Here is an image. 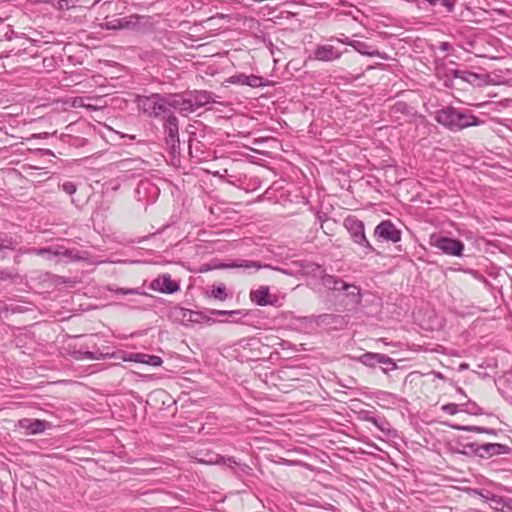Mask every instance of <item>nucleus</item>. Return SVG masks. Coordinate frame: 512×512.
<instances>
[{
    "label": "nucleus",
    "mask_w": 512,
    "mask_h": 512,
    "mask_svg": "<svg viewBox=\"0 0 512 512\" xmlns=\"http://www.w3.org/2000/svg\"><path fill=\"white\" fill-rule=\"evenodd\" d=\"M171 94L152 93L151 95H139L136 97L138 109L150 118L164 120L172 112Z\"/></svg>",
    "instance_id": "f257e3e1"
},
{
    "label": "nucleus",
    "mask_w": 512,
    "mask_h": 512,
    "mask_svg": "<svg viewBox=\"0 0 512 512\" xmlns=\"http://www.w3.org/2000/svg\"><path fill=\"white\" fill-rule=\"evenodd\" d=\"M435 120L454 132L468 127L478 126L481 123V121L469 111H460L454 107H447L437 111Z\"/></svg>",
    "instance_id": "f03ea898"
},
{
    "label": "nucleus",
    "mask_w": 512,
    "mask_h": 512,
    "mask_svg": "<svg viewBox=\"0 0 512 512\" xmlns=\"http://www.w3.org/2000/svg\"><path fill=\"white\" fill-rule=\"evenodd\" d=\"M163 131L165 135V144L169 149L170 154L175 156L179 153V121L174 113L168 114L163 120Z\"/></svg>",
    "instance_id": "7ed1b4c3"
},
{
    "label": "nucleus",
    "mask_w": 512,
    "mask_h": 512,
    "mask_svg": "<svg viewBox=\"0 0 512 512\" xmlns=\"http://www.w3.org/2000/svg\"><path fill=\"white\" fill-rule=\"evenodd\" d=\"M344 227L349 232L354 243L365 249V254L375 252L374 247L366 238L364 223L361 220L354 216H349L344 220Z\"/></svg>",
    "instance_id": "20e7f679"
},
{
    "label": "nucleus",
    "mask_w": 512,
    "mask_h": 512,
    "mask_svg": "<svg viewBox=\"0 0 512 512\" xmlns=\"http://www.w3.org/2000/svg\"><path fill=\"white\" fill-rule=\"evenodd\" d=\"M430 244L444 254L457 257L463 255L464 243L460 240L440 235H432Z\"/></svg>",
    "instance_id": "39448f33"
},
{
    "label": "nucleus",
    "mask_w": 512,
    "mask_h": 512,
    "mask_svg": "<svg viewBox=\"0 0 512 512\" xmlns=\"http://www.w3.org/2000/svg\"><path fill=\"white\" fill-rule=\"evenodd\" d=\"M465 447L469 448L475 455L481 458L509 454L511 452V448L509 446L500 443H486L482 445L470 443Z\"/></svg>",
    "instance_id": "423d86ee"
},
{
    "label": "nucleus",
    "mask_w": 512,
    "mask_h": 512,
    "mask_svg": "<svg viewBox=\"0 0 512 512\" xmlns=\"http://www.w3.org/2000/svg\"><path fill=\"white\" fill-rule=\"evenodd\" d=\"M374 236L393 243H397L401 240L400 230L389 220L382 221L376 226Z\"/></svg>",
    "instance_id": "0eeeda50"
},
{
    "label": "nucleus",
    "mask_w": 512,
    "mask_h": 512,
    "mask_svg": "<svg viewBox=\"0 0 512 512\" xmlns=\"http://www.w3.org/2000/svg\"><path fill=\"white\" fill-rule=\"evenodd\" d=\"M150 288L157 292L173 294L178 291L180 287L177 282L171 279L169 274H163L151 281Z\"/></svg>",
    "instance_id": "6e6552de"
},
{
    "label": "nucleus",
    "mask_w": 512,
    "mask_h": 512,
    "mask_svg": "<svg viewBox=\"0 0 512 512\" xmlns=\"http://www.w3.org/2000/svg\"><path fill=\"white\" fill-rule=\"evenodd\" d=\"M31 252L35 253L39 256H47L48 259H51L52 257H58V256H65L72 260H80L82 259L81 256H79L77 251L64 249L62 247L53 249L52 247L48 248H39V249H32Z\"/></svg>",
    "instance_id": "1a4fd4ad"
},
{
    "label": "nucleus",
    "mask_w": 512,
    "mask_h": 512,
    "mask_svg": "<svg viewBox=\"0 0 512 512\" xmlns=\"http://www.w3.org/2000/svg\"><path fill=\"white\" fill-rule=\"evenodd\" d=\"M174 314L177 318H180L183 323H202L210 321L211 319L203 312H197L190 309L177 307L175 308Z\"/></svg>",
    "instance_id": "9d476101"
},
{
    "label": "nucleus",
    "mask_w": 512,
    "mask_h": 512,
    "mask_svg": "<svg viewBox=\"0 0 512 512\" xmlns=\"http://www.w3.org/2000/svg\"><path fill=\"white\" fill-rule=\"evenodd\" d=\"M212 463L216 465H226L237 477H240L242 474H247L248 470H250L248 465L238 463L232 456L224 457L217 455Z\"/></svg>",
    "instance_id": "9b49d317"
},
{
    "label": "nucleus",
    "mask_w": 512,
    "mask_h": 512,
    "mask_svg": "<svg viewBox=\"0 0 512 512\" xmlns=\"http://www.w3.org/2000/svg\"><path fill=\"white\" fill-rule=\"evenodd\" d=\"M171 106L172 109L179 111L180 113L188 114L196 111L191 96L188 98L182 94H171Z\"/></svg>",
    "instance_id": "f8f14e48"
},
{
    "label": "nucleus",
    "mask_w": 512,
    "mask_h": 512,
    "mask_svg": "<svg viewBox=\"0 0 512 512\" xmlns=\"http://www.w3.org/2000/svg\"><path fill=\"white\" fill-rule=\"evenodd\" d=\"M50 423L39 419H22L19 421V427L24 429L27 434H39L44 432Z\"/></svg>",
    "instance_id": "ddd939ff"
},
{
    "label": "nucleus",
    "mask_w": 512,
    "mask_h": 512,
    "mask_svg": "<svg viewBox=\"0 0 512 512\" xmlns=\"http://www.w3.org/2000/svg\"><path fill=\"white\" fill-rule=\"evenodd\" d=\"M138 17L135 15L124 17V18H114L112 20L106 21L103 24L108 30H117V29H130L136 26Z\"/></svg>",
    "instance_id": "4468645a"
},
{
    "label": "nucleus",
    "mask_w": 512,
    "mask_h": 512,
    "mask_svg": "<svg viewBox=\"0 0 512 512\" xmlns=\"http://www.w3.org/2000/svg\"><path fill=\"white\" fill-rule=\"evenodd\" d=\"M341 53L332 45H320L314 51V57L320 61H333L338 59Z\"/></svg>",
    "instance_id": "2eb2a0df"
},
{
    "label": "nucleus",
    "mask_w": 512,
    "mask_h": 512,
    "mask_svg": "<svg viewBox=\"0 0 512 512\" xmlns=\"http://www.w3.org/2000/svg\"><path fill=\"white\" fill-rule=\"evenodd\" d=\"M228 81L232 84L247 85L254 88L263 85V78L256 75H234L231 76Z\"/></svg>",
    "instance_id": "dca6fc26"
},
{
    "label": "nucleus",
    "mask_w": 512,
    "mask_h": 512,
    "mask_svg": "<svg viewBox=\"0 0 512 512\" xmlns=\"http://www.w3.org/2000/svg\"><path fill=\"white\" fill-rule=\"evenodd\" d=\"M250 299L259 306L271 305L270 290L268 286H260L250 292Z\"/></svg>",
    "instance_id": "f3484780"
},
{
    "label": "nucleus",
    "mask_w": 512,
    "mask_h": 512,
    "mask_svg": "<svg viewBox=\"0 0 512 512\" xmlns=\"http://www.w3.org/2000/svg\"><path fill=\"white\" fill-rule=\"evenodd\" d=\"M322 285L333 292H340L343 289H347V283L340 277H336L330 274H324L321 277Z\"/></svg>",
    "instance_id": "a211bd4d"
},
{
    "label": "nucleus",
    "mask_w": 512,
    "mask_h": 512,
    "mask_svg": "<svg viewBox=\"0 0 512 512\" xmlns=\"http://www.w3.org/2000/svg\"><path fill=\"white\" fill-rule=\"evenodd\" d=\"M347 289H343L345 291V297L347 299L346 306H351V308H355L361 303L362 295L360 288L355 284H348Z\"/></svg>",
    "instance_id": "6ab92c4d"
},
{
    "label": "nucleus",
    "mask_w": 512,
    "mask_h": 512,
    "mask_svg": "<svg viewBox=\"0 0 512 512\" xmlns=\"http://www.w3.org/2000/svg\"><path fill=\"white\" fill-rule=\"evenodd\" d=\"M226 268H243V269H255L259 270L261 268L269 267V265H262L258 261H252V260H238L233 261L229 264L225 265Z\"/></svg>",
    "instance_id": "aec40b11"
},
{
    "label": "nucleus",
    "mask_w": 512,
    "mask_h": 512,
    "mask_svg": "<svg viewBox=\"0 0 512 512\" xmlns=\"http://www.w3.org/2000/svg\"><path fill=\"white\" fill-rule=\"evenodd\" d=\"M196 109L205 106L212 101V96L207 91H194L190 93Z\"/></svg>",
    "instance_id": "412c9836"
},
{
    "label": "nucleus",
    "mask_w": 512,
    "mask_h": 512,
    "mask_svg": "<svg viewBox=\"0 0 512 512\" xmlns=\"http://www.w3.org/2000/svg\"><path fill=\"white\" fill-rule=\"evenodd\" d=\"M346 44L352 46L356 51H358L362 55L373 56L376 52L372 46L368 45L363 41L352 40L351 42H346Z\"/></svg>",
    "instance_id": "4be33fe9"
},
{
    "label": "nucleus",
    "mask_w": 512,
    "mask_h": 512,
    "mask_svg": "<svg viewBox=\"0 0 512 512\" xmlns=\"http://www.w3.org/2000/svg\"><path fill=\"white\" fill-rule=\"evenodd\" d=\"M483 497L490 503V506L495 509H503L504 507L511 508L508 505L507 500L502 496L487 492V494L483 495Z\"/></svg>",
    "instance_id": "5701e85b"
},
{
    "label": "nucleus",
    "mask_w": 512,
    "mask_h": 512,
    "mask_svg": "<svg viewBox=\"0 0 512 512\" xmlns=\"http://www.w3.org/2000/svg\"><path fill=\"white\" fill-rule=\"evenodd\" d=\"M72 356L76 360H99L103 358V354L100 351H82V350H75L72 353Z\"/></svg>",
    "instance_id": "b1692460"
},
{
    "label": "nucleus",
    "mask_w": 512,
    "mask_h": 512,
    "mask_svg": "<svg viewBox=\"0 0 512 512\" xmlns=\"http://www.w3.org/2000/svg\"><path fill=\"white\" fill-rule=\"evenodd\" d=\"M52 7L58 10H69L76 6L79 0H48Z\"/></svg>",
    "instance_id": "393cba45"
},
{
    "label": "nucleus",
    "mask_w": 512,
    "mask_h": 512,
    "mask_svg": "<svg viewBox=\"0 0 512 512\" xmlns=\"http://www.w3.org/2000/svg\"><path fill=\"white\" fill-rule=\"evenodd\" d=\"M366 421L372 423L375 427H377L380 431L389 434L390 425L388 421L384 418H376L373 416H369L366 418Z\"/></svg>",
    "instance_id": "a878e982"
},
{
    "label": "nucleus",
    "mask_w": 512,
    "mask_h": 512,
    "mask_svg": "<svg viewBox=\"0 0 512 512\" xmlns=\"http://www.w3.org/2000/svg\"><path fill=\"white\" fill-rule=\"evenodd\" d=\"M453 428H455L457 430H460V431L496 434L494 429L483 428V427H479V426H461V425H456V426H453Z\"/></svg>",
    "instance_id": "bb28decb"
},
{
    "label": "nucleus",
    "mask_w": 512,
    "mask_h": 512,
    "mask_svg": "<svg viewBox=\"0 0 512 512\" xmlns=\"http://www.w3.org/2000/svg\"><path fill=\"white\" fill-rule=\"evenodd\" d=\"M377 357H378L377 353L367 352V353H364L363 355H361L358 358V360L365 366L375 367V365L378 363Z\"/></svg>",
    "instance_id": "cd10ccee"
},
{
    "label": "nucleus",
    "mask_w": 512,
    "mask_h": 512,
    "mask_svg": "<svg viewBox=\"0 0 512 512\" xmlns=\"http://www.w3.org/2000/svg\"><path fill=\"white\" fill-rule=\"evenodd\" d=\"M108 290L115 294L149 296L147 293L140 292L138 289L117 288V287L109 286Z\"/></svg>",
    "instance_id": "c85d7f7f"
},
{
    "label": "nucleus",
    "mask_w": 512,
    "mask_h": 512,
    "mask_svg": "<svg viewBox=\"0 0 512 512\" xmlns=\"http://www.w3.org/2000/svg\"><path fill=\"white\" fill-rule=\"evenodd\" d=\"M461 410L470 414V415H481L483 411L481 407H479L475 402L468 401L467 403L461 405Z\"/></svg>",
    "instance_id": "c756f323"
},
{
    "label": "nucleus",
    "mask_w": 512,
    "mask_h": 512,
    "mask_svg": "<svg viewBox=\"0 0 512 512\" xmlns=\"http://www.w3.org/2000/svg\"><path fill=\"white\" fill-rule=\"evenodd\" d=\"M213 298L218 299L220 301H224L227 298L226 287L224 284L218 285L214 287L210 294Z\"/></svg>",
    "instance_id": "7c9ffc66"
},
{
    "label": "nucleus",
    "mask_w": 512,
    "mask_h": 512,
    "mask_svg": "<svg viewBox=\"0 0 512 512\" xmlns=\"http://www.w3.org/2000/svg\"><path fill=\"white\" fill-rule=\"evenodd\" d=\"M140 363L157 367L162 364V359L159 356L143 354V358L140 360Z\"/></svg>",
    "instance_id": "2f4dec72"
},
{
    "label": "nucleus",
    "mask_w": 512,
    "mask_h": 512,
    "mask_svg": "<svg viewBox=\"0 0 512 512\" xmlns=\"http://www.w3.org/2000/svg\"><path fill=\"white\" fill-rule=\"evenodd\" d=\"M210 314L212 315H221V316H245L246 314L242 311V310H231V311H227V310H209L208 311Z\"/></svg>",
    "instance_id": "473e14b6"
},
{
    "label": "nucleus",
    "mask_w": 512,
    "mask_h": 512,
    "mask_svg": "<svg viewBox=\"0 0 512 512\" xmlns=\"http://www.w3.org/2000/svg\"><path fill=\"white\" fill-rule=\"evenodd\" d=\"M377 356H378L377 362L379 364L391 365L392 370L397 368L396 363L394 362V360L391 357H389L385 354H381V353H377Z\"/></svg>",
    "instance_id": "72a5a7b5"
},
{
    "label": "nucleus",
    "mask_w": 512,
    "mask_h": 512,
    "mask_svg": "<svg viewBox=\"0 0 512 512\" xmlns=\"http://www.w3.org/2000/svg\"><path fill=\"white\" fill-rule=\"evenodd\" d=\"M340 318L341 317L338 316V315L322 314V315L317 317V320L320 321L321 323L330 324V323L337 322V320H339Z\"/></svg>",
    "instance_id": "f704fd0d"
},
{
    "label": "nucleus",
    "mask_w": 512,
    "mask_h": 512,
    "mask_svg": "<svg viewBox=\"0 0 512 512\" xmlns=\"http://www.w3.org/2000/svg\"><path fill=\"white\" fill-rule=\"evenodd\" d=\"M441 409L449 415H455L459 411V405L455 403H448L443 405Z\"/></svg>",
    "instance_id": "c9c22d12"
},
{
    "label": "nucleus",
    "mask_w": 512,
    "mask_h": 512,
    "mask_svg": "<svg viewBox=\"0 0 512 512\" xmlns=\"http://www.w3.org/2000/svg\"><path fill=\"white\" fill-rule=\"evenodd\" d=\"M62 189L64 192H66L69 195H72L76 192V185L73 182L67 181L64 182L62 185Z\"/></svg>",
    "instance_id": "e433bc0d"
},
{
    "label": "nucleus",
    "mask_w": 512,
    "mask_h": 512,
    "mask_svg": "<svg viewBox=\"0 0 512 512\" xmlns=\"http://www.w3.org/2000/svg\"><path fill=\"white\" fill-rule=\"evenodd\" d=\"M87 100H89V98L77 97L73 100L72 106L73 107H84V108L88 107Z\"/></svg>",
    "instance_id": "4c0bfd02"
},
{
    "label": "nucleus",
    "mask_w": 512,
    "mask_h": 512,
    "mask_svg": "<svg viewBox=\"0 0 512 512\" xmlns=\"http://www.w3.org/2000/svg\"><path fill=\"white\" fill-rule=\"evenodd\" d=\"M16 244H17L16 241H13V240L10 239V240H6V241H2L0 243V248L14 249Z\"/></svg>",
    "instance_id": "58836bf2"
},
{
    "label": "nucleus",
    "mask_w": 512,
    "mask_h": 512,
    "mask_svg": "<svg viewBox=\"0 0 512 512\" xmlns=\"http://www.w3.org/2000/svg\"><path fill=\"white\" fill-rule=\"evenodd\" d=\"M441 4L447 8L448 12H452L455 6V0H442Z\"/></svg>",
    "instance_id": "ea45409f"
},
{
    "label": "nucleus",
    "mask_w": 512,
    "mask_h": 512,
    "mask_svg": "<svg viewBox=\"0 0 512 512\" xmlns=\"http://www.w3.org/2000/svg\"><path fill=\"white\" fill-rule=\"evenodd\" d=\"M143 358V353H132L129 355L128 360L140 363V360Z\"/></svg>",
    "instance_id": "a19ab883"
},
{
    "label": "nucleus",
    "mask_w": 512,
    "mask_h": 512,
    "mask_svg": "<svg viewBox=\"0 0 512 512\" xmlns=\"http://www.w3.org/2000/svg\"><path fill=\"white\" fill-rule=\"evenodd\" d=\"M476 78H478L477 74L472 73V72H465L464 78H462V79L467 82H472V80L476 79Z\"/></svg>",
    "instance_id": "79ce46f5"
},
{
    "label": "nucleus",
    "mask_w": 512,
    "mask_h": 512,
    "mask_svg": "<svg viewBox=\"0 0 512 512\" xmlns=\"http://www.w3.org/2000/svg\"><path fill=\"white\" fill-rule=\"evenodd\" d=\"M451 73L453 74L454 77L456 78H464V75H465V71H460V70H453L451 71Z\"/></svg>",
    "instance_id": "37998d69"
},
{
    "label": "nucleus",
    "mask_w": 512,
    "mask_h": 512,
    "mask_svg": "<svg viewBox=\"0 0 512 512\" xmlns=\"http://www.w3.org/2000/svg\"><path fill=\"white\" fill-rule=\"evenodd\" d=\"M213 18H218V19H228V18H229V15H227V14H223V13H217Z\"/></svg>",
    "instance_id": "c03bdc74"
},
{
    "label": "nucleus",
    "mask_w": 512,
    "mask_h": 512,
    "mask_svg": "<svg viewBox=\"0 0 512 512\" xmlns=\"http://www.w3.org/2000/svg\"><path fill=\"white\" fill-rule=\"evenodd\" d=\"M430 5H437V4H441L442 0H426Z\"/></svg>",
    "instance_id": "a18cd8bd"
},
{
    "label": "nucleus",
    "mask_w": 512,
    "mask_h": 512,
    "mask_svg": "<svg viewBox=\"0 0 512 512\" xmlns=\"http://www.w3.org/2000/svg\"><path fill=\"white\" fill-rule=\"evenodd\" d=\"M448 48H449V43H447V42H443V43L441 44V49H442V50H448Z\"/></svg>",
    "instance_id": "49530a36"
},
{
    "label": "nucleus",
    "mask_w": 512,
    "mask_h": 512,
    "mask_svg": "<svg viewBox=\"0 0 512 512\" xmlns=\"http://www.w3.org/2000/svg\"><path fill=\"white\" fill-rule=\"evenodd\" d=\"M5 275H6V274H5V272L0 271V279H4V278H5Z\"/></svg>",
    "instance_id": "de8ad7c7"
},
{
    "label": "nucleus",
    "mask_w": 512,
    "mask_h": 512,
    "mask_svg": "<svg viewBox=\"0 0 512 512\" xmlns=\"http://www.w3.org/2000/svg\"><path fill=\"white\" fill-rule=\"evenodd\" d=\"M342 43L346 44V42H351L352 40H349L348 38L340 40Z\"/></svg>",
    "instance_id": "09e8293b"
},
{
    "label": "nucleus",
    "mask_w": 512,
    "mask_h": 512,
    "mask_svg": "<svg viewBox=\"0 0 512 512\" xmlns=\"http://www.w3.org/2000/svg\"><path fill=\"white\" fill-rule=\"evenodd\" d=\"M87 109H96L95 106L91 105L88 103V107H86Z\"/></svg>",
    "instance_id": "8fccbe9b"
},
{
    "label": "nucleus",
    "mask_w": 512,
    "mask_h": 512,
    "mask_svg": "<svg viewBox=\"0 0 512 512\" xmlns=\"http://www.w3.org/2000/svg\"><path fill=\"white\" fill-rule=\"evenodd\" d=\"M38 137H43V138H45V137H47V133L39 134V135H38Z\"/></svg>",
    "instance_id": "3c124183"
},
{
    "label": "nucleus",
    "mask_w": 512,
    "mask_h": 512,
    "mask_svg": "<svg viewBox=\"0 0 512 512\" xmlns=\"http://www.w3.org/2000/svg\"><path fill=\"white\" fill-rule=\"evenodd\" d=\"M457 391H458L459 393H461V394H463V393H464L462 388H458V390H457Z\"/></svg>",
    "instance_id": "603ef678"
}]
</instances>
